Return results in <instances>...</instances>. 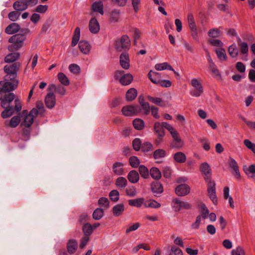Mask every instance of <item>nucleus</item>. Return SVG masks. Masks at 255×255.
<instances>
[{
  "instance_id": "obj_49",
  "label": "nucleus",
  "mask_w": 255,
  "mask_h": 255,
  "mask_svg": "<svg viewBox=\"0 0 255 255\" xmlns=\"http://www.w3.org/2000/svg\"><path fill=\"white\" fill-rule=\"evenodd\" d=\"M209 68L213 77H217L220 76L219 71L217 69L214 63L209 64Z\"/></svg>"
},
{
  "instance_id": "obj_25",
  "label": "nucleus",
  "mask_w": 255,
  "mask_h": 255,
  "mask_svg": "<svg viewBox=\"0 0 255 255\" xmlns=\"http://www.w3.org/2000/svg\"><path fill=\"white\" fill-rule=\"evenodd\" d=\"M237 43L240 49V52L241 54L247 55L249 51L248 45L246 42H242L241 39L237 37Z\"/></svg>"
},
{
  "instance_id": "obj_34",
  "label": "nucleus",
  "mask_w": 255,
  "mask_h": 255,
  "mask_svg": "<svg viewBox=\"0 0 255 255\" xmlns=\"http://www.w3.org/2000/svg\"><path fill=\"white\" fill-rule=\"evenodd\" d=\"M174 159L177 163H183L186 160V156L182 152H177L174 154Z\"/></svg>"
},
{
  "instance_id": "obj_8",
  "label": "nucleus",
  "mask_w": 255,
  "mask_h": 255,
  "mask_svg": "<svg viewBox=\"0 0 255 255\" xmlns=\"http://www.w3.org/2000/svg\"><path fill=\"white\" fill-rule=\"evenodd\" d=\"M140 108L138 105L124 106L122 110L123 114L125 116H132L140 113Z\"/></svg>"
},
{
  "instance_id": "obj_19",
  "label": "nucleus",
  "mask_w": 255,
  "mask_h": 255,
  "mask_svg": "<svg viewBox=\"0 0 255 255\" xmlns=\"http://www.w3.org/2000/svg\"><path fill=\"white\" fill-rule=\"evenodd\" d=\"M89 27L90 31L92 33H97L100 30V25L96 18H92L89 24Z\"/></svg>"
},
{
  "instance_id": "obj_62",
  "label": "nucleus",
  "mask_w": 255,
  "mask_h": 255,
  "mask_svg": "<svg viewBox=\"0 0 255 255\" xmlns=\"http://www.w3.org/2000/svg\"><path fill=\"white\" fill-rule=\"evenodd\" d=\"M20 15V13L16 11H12L9 13L8 17L9 19L12 21H15L18 19Z\"/></svg>"
},
{
  "instance_id": "obj_55",
  "label": "nucleus",
  "mask_w": 255,
  "mask_h": 255,
  "mask_svg": "<svg viewBox=\"0 0 255 255\" xmlns=\"http://www.w3.org/2000/svg\"><path fill=\"white\" fill-rule=\"evenodd\" d=\"M140 113H142L143 115H147L150 113V110L151 107L149 106V104L148 103H146L144 104L141 105L140 106Z\"/></svg>"
},
{
  "instance_id": "obj_5",
  "label": "nucleus",
  "mask_w": 255,
  "mask_h": 255,
  "mask_svg": "<svg viewBox=\"0 0 255 255\" xmlns=\"http://www.w3.org/2000/svg\"><path fill=\"white\" fill-rule=\"evenodd\" d=\"M38 3V0H21L15 1L13 7L17 11L25 10L28 6H33Z\"/></svg>"
},
{
  "instance_id": "obj_45",
  "label": "nucleus",
  "mask_w": 255,
  "mask_h": 255,
  "mask_svg": "<svg viewBox=\"0 0 255 255\" xmlns=\"http://www.w3.org/2000/svg\"><path fill=\"white\" fill-rule=\"evenodd\" d=\"M144 206L146 208H158L161 205L155 200H150L144 202Z\"/></svg>"
},
{
  "instance_id": "obj_52",
  "label": "nucleus",
  "mask_w": 255,
  "mask_h": 255,
  "mask_svg": "<svg viewBox=\"0 0 255 255\" xmlns=\"http://www.w3.org/2000/svg\"><path fill=\"white\" fill-rule=\"evenodd\" d=\"M147 99L152 103L160 106H164V103L162 99L159 98H155L151 96H147Z\"/></svg>"
},
{
  "instance_id": "obj_59",
  "label": "nucleus",
  "mask_w": 255,
  "mask_h": 255,
  "mask_svg": "<svg viewBox=\"0 0 255 255\" xmlns=\"http://www.w3.org/2000/svg\"><path fill=\"white\" fill-rule=\"evenodd\" d=\"M208 34L212 38L218 37L220 35V31L218 28H212L208 31Z\"/></svg>"
},
{
  "instance_id": "obj_33",
  "label": "nucleus",
  "mask_w": 255,
  "mask_h": 255,
  "mask_svg": "<svg viewBox=\"0 0 255 255\" xmlns=\"http://www.w3.org/2000/svg\"><path fill=\"white\" fill-rule=\"evenodd\" d=\"M137 92L135 89L130 88L126 93V100L128 101H132L135 99L137 96Z\"/></svg>"
},
{
  "instance_id": "obj_4",
  "label": "nucleus",
  "mask_w": 255,
  "mask_h": 255,
  "mask_svg": "<svg viewBox=\"0 0 255 255\" xmlns=\"http://www.w3.org/2000/svg\"><path fill=\"white\" fill-rule=\"evenodd\" d=\"M21 64L19 62L12 63L10 64L6 65L4 67V71L6 75L5 77L7 79H17V71H18Z\"/></svg>"
},
{
  "instance_id": "obj_11",
  "label": "nucleus",
  "mask_w": 255,
  "mask_h": 255,
  "mask_svg": "<svg viewBox=\"0 0 255 255\" xmlns=\"http://www.w3.org/2000/svg\"><path fill=\"white\" fill-rule=\"evenodd\" d=\"M208 192L210 198L215 205L217 203V198L216 194L215 183L212 181L208 182Z\"/></svg>"
},
{
  "instance_id": "obj_44",
  "label": "nucleus",
  "mask_w": 255,
  "mask_h": 255,
  "mask_svg": "<svg viewBox=\"0 0 255 255\" xmlns=\"http://www.w3.org/2000/svg\"><path fill=\"white\" fill-rule=\"evenodd\" d=\"M58 79L60 82L64 86H68L70 84V82L65 74L63 73H59L57 75Z\"/></svg>"
},
{
  "instance_id": "obj_9",
  "label": "nucleus",
  "mask_w": 255,
  "mask_h": 255,
  "mask_svg": "<svg viewBox=\"0 0 255 255\" xmlns=\"http://www.w3.org/2000/svg\"><path fill=\"white\" fill-rule=\"evenodd\" d=\"M194 90L190 91V94L194 97H199L203 92V88L201 83L197 79H193L191 81Z\"/></svg>"
},
{
  "instance_id": "obj_60",
  "label": "nucleus",
  "mask_w": 255,
  "mask_h": 255,
  "mask_svg": "<svg viewBox=\"0 0 255 255\" xmlns=\"http://www.w3.org/2000/svg\"><path fill=\"white\" fill-rule=\"evenodd\" d=\"M83 231L85 236H89L93 232V229L89 224H86L83 227Z\"/></svg>"
},
{
  "instance_id": "obj_40",
  "label": "nucleus",
  "mask_w": 255,
  "mask_h": 255,
  "mask_svg": "<svg viewBox=\"0 0 255 255\" xmlns=\"http://www.w3.org/2000/svg\"><path fill=\"white\" fill-rule=\"evenodd\" d=\"M126 194L128 196L134 197L137 195L136 188L133 185L128 186L125 189Z\"/></svg>"
},
{
  "instance_id": "obj_26",
  "label": "nucleus",
  "mask_w": 255,
  "mask_h": 255,
  "mask_svg": "<svg viewBox=\"0 0 255 255\" xmlns=\"http://www.w3.org/2000/svg\"><path fill=\"white\" fill-rule=\"evenodd\" d=\"M20 29V25L16 23H12L8 25L5 29V32L8 34H14Z\"/></svg>"
},
{
  "instance_id": "obj_6",
  "label": "nucleus",
  "mask_w": 255,
  "mask_h": 255,
  "mask_svg": "<svg viewBox=\"0 0 255 255\" xmlns=\"http://www.w3.org/2000/svg\"><path fill=\"white\" fill-rule=\"evenodd\" d=\"M25 113L26 114L21 125L26 128H29L33 123L34 119L38 114V112L37 109L33 108L28 114H27L26 111H23V114H25Z\"/></svg>"
},
{
  "instance_id": "obj_16",
  "label": "nucleus",
  "mask_w": 255,
  "mask_h": 255,
  "mask_svg": "<svg viewBox=\"0 0 255 255\" xmlns=\"http://www.w3.org/2000/svg\"><path fill=\"white\" fill-rule=\"evenodd\" d=\"M120 63L122 67L125 69H128L129 68V58L128 53L123 52L120 57Z\"/></svg>"
},
{
  "instance_id": "obj_48",
  "label": "nucleus",
  "mask_w": 255,
  "mask_h": 255,
  "mask_svg": "<svg viewBox=\"0 0 255 255\" xmlns=\"http://www.w3.org/2000/svg\"><path fill=\"white\" fill-rule=\"evenodd\" d=\"M130 32L132 33L133 37V43L134 45H136L137 40L140 38V32L139 29L135 28H132Z\"/></svg>"
},
{
  "instance_id": "obj_35",
  "label": "nucleus",
  "mask_w": 255,
  "mask_h": 255,
  "mask_svg": "<svg viewBox=\"0 0 255 255\" xmlns=\"http://www.w3.org/2000/svg\"><path fill=\"white\" fill-rule=\"evenodd\" d=\"M132 125L134 128L138 130L143 129L145 126L144 121L139 118L134 119L132 122Z\"/></svg>"
},
{
  "instance_id": "obj_3",
  "label": "nucleus",
  "mask_w": 255,
  "mask_h": 255,
  "mask_svg": "<svg viewBox=\"0 0 255 255\" xmlns=\"http://www.w3.org/2000/svg\"><path fill=\"white\" fill-rule=\"evenodd\" d=\"M163 126H165V128L169 131L173 139V147L176 148L181 147L183 143L177 130L171 125L166 122L163 123Z\"/></svg>"
},
{
  "instance_id": "obj_41",
  "label": "nucleus",
  "mask_w": 255,
  "mask_h": 255,
  "mask_svg": "<svg viewBox=\"0 0 255 255\" xmlns=\"http://www.w3.org/2000/svg\"><path fill=\"white\" fill-rule=\"evenodd\" d=\"M128 181L127 179L123 177H118L115 182L116 185L120 189H123L127 185Z\"/></svg>"
},
{
  "instance_id": "obj_43",
  "label": "nucleus",
  "mask_w": 255,
  "mask_h": 255,
  "mask_svg": "<svg viewBox=\"0 0 255 255\" xmlns=\"http://www.w3.org/2000/svg\"><path fill=\"white\" fill-rule=\"evenodd\" d=\"M150 175L152 178L159 180L161 177L160 170L156 167H152L150 170Z\"/></svg>"
},
{
  "instance_id": "obj_22",
  "label": "nucleus",
  "mask_w": 255,
  "mask_h": 255,
  "mask_svg": "<svg viewBox=\"0 0 255 255\" xmlns=\"http://www.w3.org/2000/svg\"><path fill=\"white\" fill-rule=\"evenodd\" d=\"M78 242L74 239L70 240L67 243V251L70 254H73L78 248Z\"/></svg>"
},
{
  "instance_id": "obj_57",
  "label": "nucleus",
  "mask_w": 255,
  "mask_h": 255,
  "mask_svg": "<svg viewBox=\"0 0 255 255\" xmlns=\"http://www.w3.org/2000/svg\"><path fill=\"white\" fill-rule=\"evenodd\" d=\"M244 145L251 150L255 155V143L251 142L249 139H246L244 140Z\"/></svg>"
},
{
  "instance_id": "obj_50",
  "label": "nucleus",
  "mask_w": 255,
  "mask_h": 255,
  "mask_svg": "<svg viewBox=\"0 0 255 255\" xmlns=\"http://www.w3.org/2000/svg\"><path fill=\"white\" fill-rule=\"evenodd\" d=\"M138 170L141 176L143 178H147L149 177V171L147 167L144 165H140L138 168Z\"/></svg>"
},
{
  "instance_id": "obj_53",
  "label": "nucleus",
  "mask_w": 255,
  "mask_h": 255,
  "mask_svg": "<svg viewBox=\"0 0 255 255\" xmlns=\"http://www.w3.org/2000/svg\"><path fill=\"white\" fill-rule=\"evenodd\" d=\"M165 155V150L162 149H156L153 152V157L155 159L164 157Z\"/></svg>"
},
{
  "instance_id": "obj_24",
  "label": "nucleus",
  "mask_w": 255,
  "mask_h": 255,
  "mask_svg": "<svg viewBox=\"0 0 255 255\" xmlns=\"http://www.w3.org/2000/svg\"><path fill=\"white\" fill-rule=\"evenodd\" d=\"M151 189L154 194H161L163 191L162 184L158 181H154L151 183Z\"/></svg>"
},
{
  "instance_id": "obj_27",
  "label": "nucleus",
  "mask_w": 255,
  "mask_h": 255,
  "mask_svg": "<svg viewBox=\"0 0 255 255\" xmlns=\"http://www.w3.org/2000/svg\"><path fill=\"white\" fill-rule=\"evenodd\" d=\"M20 122V117L18 116L13 117L9 121L5 122V126L7 127L15 128Z\"/></svg>"
},
{
  "instance_id": "obj_10",
  "label": "nucleus",
  "mask_w": 255,
  "mask_h": 255,
  "mask_svg": "<svg viewBox=\"0 0 255 255\" xmlns=\"http://www.w3.org/2000/svg\"><path fill=\"white\" fill-rule=\"evenodd\" d=\"M200 170L202 175H203L204 179L206 182L212 181L211 175L212 171L210 165L207 162H203L201 164L200 166Z\"/></svg>"
},
{
  "instance_id": "obj_38",
  "label": "nucleus",
  "mask_w": 255,
  "mask_h": 255,
  "mask_svg": "<svg viewBox=\"0 0 255 255\" xmlns=\"http://www.w3.org/2000/svg\"><path fill=\"white\" fill-rule=\"evenodd\" d=\"M50 90L52 91H55V92L59 94L60 95L63 96L65 94L66 90L65 88L61 85H59L56 86L54 84H51L50 85Z\"/></svg>"
},
{
  "instance_id": "obj_56",
  "label": "nucleus",
  "mask_w": 255,
  "mask_h": 255,
  "mask_svg": "<svg viewBox=\"0 0 255 255\" xmlns=\"http://www.w3.org/2000/svg\"><path fill=\"white\" fill-rule=\"evenodd\" d=\"M104 211L101 208L96 209L93 214V217L94 219L100 220L103 216Z\"/></svg>"
},
{
  "instance_id": "obj_64",
  "label": "nucleus",
  "mask_w": 255,
  "mask_h": 255,
  "mask_svg": "<svg viewBox=\"0 0 255 255\" xmlns=\"http://www.w3.org/2000/svg\"><path fill=\"white\" fill-rule=\"evenodd\" d=\"M141 150L143 152H148L152 149V144L149 142H144L141 145Z\"/></svg>"
},
{
  "instance_id": "obj_37",
  "label": "nucleus",
  "mask_w": 255,
  "mask_h": 255,
  "mask_svg": "<svg viewBox=\"0 0 255 255\" xmlns=\"http://www.w3.org/2000/svg\"><path fill=\"white\" fill-rule=\"evenodd\" d=\"M155 68L158 71L163 70L165 69H168L169 70L174 71V73L176 74V72L174 70L172 66L169 65L167 63L164 62L160 64H157L155 65Z\"/></svg>"
},
{
  "instance_id": "obj_12",
  "label": "nucleus",
  "mask_w": 255,
  "mask_h": 255,
  "mask_svg": "<svg viewBox=\"0 0 255 255\" xmlns=\"http://www.w3.org/2000/svg\"><path fill=\"white\" fill-rule=\"evenodd\" d=\"M229 167L232 169V174L238 180H240L241 176L239 171L237 162L235 159L230 157L229 162Z\"/></svg>"
},
{
  "instance_id": "obj_32",
  "label": "nucleus",
  "mask_w": 255,
  "mask_h": 255,
  "mask_svg": "<svg viewBox=\"0 0 255 255\" xmlns=\"http://www.w3.org/2000/svg\"><path fill=\"white\" fill-rule=\"evenodd\" d=\"M129 206L140 208L142 204L144 205V199L139 198L134 199H130L128 201Z\"/></svg>"
},
{
  "instance_id": "obj_2",
  "label": "nucleus",
  "mask_w": 255,
  "mask_h": 255,
  "mask_svg": "<svg viewBox=\"0 0 255 255\" xmlns=\"http://www.w3.org/2000/svg\"><path fill=\"white\" fill-rule=\"evenodd\" d=\"M19 81L17 79H8L4 76V80L0 81V96L15 90L18 86Z\"/></svg>"
},
{
  "instance_id": "obj_29",
  "label": "nucleus",
  "mask_w": 255,
  "mask_h": 255,
  "mask_svg": "<svg viewBox=\"0 0 255 255\" xmlns=\"http://www.w3.org/2000/svg\"><path fill=\"white\" fill-rule=\"evenodd\" d=\"M127 178L130 182L136 183L139 181V176L137 171L133 170L128 173Z\"/></svg>"
},
{
  "instance_id": "obj_39",
  "label": "nucleus",
  "mask_w": 255,
  "mask_h": 255,
  "mask_svg": "<svg viewBox=\"0 0 255 255\" xmlns=\"http://www.w3.org/2000/svg\"><path fill=\"white\" fill-rule=\"evenodd\" d=\"M80 36V29L79 27H77L74 31V33L73 36L72 41L71 43L72 46H75L78 43Z\"/></svg>"
},
{
  "instance_id": "obj_13",
  "label": "nucleus",
  "mask_w": 255,
  "mask_h": 255,
  "mask_svg": "<svg viewBox=\"0 0 255 255\" xmlns=\"http://www.w3.org/2000/svg\"><path fill=\"white\" fill-rule=\"evenodd\" d=\"M130 45V41L127 35H123L121 38L120 43L117 45V49L121 51L122 49H128Z\"/></svg>"
},
{
  "instance_id": "obj_15",
  "label": "nucleus",
  "mask_w": 255,
  "mask_h": 255,
  "mask_svg": "<svg viewBox=\"0 0 255 255\" xmlns=\"http://www.w3.org/2000/svg\"><path fill=\"white\" fill-rule=\"evenodd\" d=\"M26 39V36L24 34H16L12 36L8 40L9 43H14L17 44H20L22 47L24 41Z\"/></svg>"
},
{
  "instance_id": "obj_30",
  "label": "nucleus",
  "mask_w": 255,
  "mask_h": 255,
  "mask_svg": "<svg viewBox=\"0 0 255 255\" xmlns=\"http://www.w3.org/2000/svg\"><path fill=\"white\" fill-rule=\"evenodd\" d=\"M124 210L125 206L123 204H117L112 209L113 214L116 217L122 215Z\"/></svg>"
},
{
  "instance_id": "obj_51",
  "label": "nucleus",
  "mask_w": 255,
  "mask_h": 255,
  "mask_svg": "<svg viewBox=\"0 0 255 255\" xmlns=\"http://www.w3.org/2000/svg\"><path fill=\"white\" fill-rule=\"evenodd\" d=\"M199 142L202 144L204 149L209 151L210 149V143L208 139L205 137H202L199 139Z\"/></svg>"
},
{
  "instance_id": "obj_46",
  "label": "nucleus",
  "mask_w": 255,
  "mask_h": 255,
  "mask_svg": "<svg viewBox=\"0 0 255 255\" xmlns=\"http://www.w3.org/2000/svg\"><path fill=\"white\" fill-rule=\"evenodd\" d=\"M120 16V11L118 9L113 10L110 15V19L111 22H116L119 21Z\"/></svg>"
},
{
  "instance_id": "obj_58",
  "label": "nucleus",
  "mask_w": 255,
  "mask_h": 255,
  "mask_svg": "<svg viewBox=\"0 0 255 255\" xmlns=\"http://www.w3.org/2000/svg\"><path fill=\"white\" fill-rule=\"evenodd\" d=\"M129 162L130 165L133 168H136L140 164V161L138 158L135 156H131L129 158Z\"/></svg>"
},
{
  "instance_id": "obj_36",
  "label": "nucleus",
  "mask_w": 255,
  "mask_h": 255,
  "mask_svg": "<svg viewBox=\"0 0 255 255\" xmlns=\"http://www.w3.org/2000/svg\"><path fill=\"white\" fill-rule=\"evenodd\" d=\"M148 78L151 81L156 84H158L160 82V75L158 73L155 72H152L150 71L148 74Z\"/></svg>"
},
{
  "instance_id": "obj_20",
  "label": "nucleus",
  "mask_w": 255,
  "mask_h": 255,
  "mask_svg": "<svg viewBox=\"0 0 255 255\" xmlns=\"http://www.w3.org/2000/svg\"><path fill=\"white\" fill-rule=\"evenodd\" d=\"M163 123L156 122L154 125V130L157 136H164L165 135Z\"/></svg>"
},
{
  "instance_id": "obj_28",
  "label": "nucleus",
  "mask_w": 255,
  "mask_h": 255,
  "mask_svg": "<svg viewBox=\"0 0 255 255\" xmlns=\"http://www.w3.org/2000/svg\"><path fill=\"white\" fill-rule=\"evenodd\" d=\"M79 48L81 52L87 54L90 50L91 46L87 41L81 40L79 43Z\"/></svg>"
},
{
  "instance_id": "obj_31",
  "label": "nucleus",
  "mask_w": 255,
  "mask_h": 255,
  "mask_svg": "<svg viewBox=\"0 0 255 255\" xmlns=\"http://www.w3.org/2000/svg\"><path fill=\"white\" fill-rule=\"evenodd\" d=\"M20 56V54L18 52H13L8 54L4 58V61L6 63H13L17 60Z\"/></svg>"
},
{
  "instance_id": "obj_23",
  "label": "nucleus",
  "mask_w": 255,
  "mask_h": 255,
  "mask_svg": "<svg viewBox=\"0 0 255 255\" xmlns=\"http://www.w3.org/2000/svg\"><path fill=\"white\" fill-rule=\"evenodd\" d=\"M104 5L101 1H96L94 2L92 5L91 9L94 12H99L101 15H103L104 12Z\"/></svg>"
},
{
  "instance_id": "obj_21",
  "label": "nucleus",
  "mask_w": 255,
  "mask_h": 255,
  "mask_svg": "<svg viewBox=\"0 0 255 255\" xmlns=\"http://www.w3.org/2000/svg\"><path fill=\"white\" fill-rule=\"evenodd\" d=\"M124 164L120 162H116L113 165L112 169L113 172L117 175H122L124 174L123 168Z\"/></svg>"
},
{
  "instance_id": "obj_42",
  "label": "nucleus",
  "mask_w": 255,
  "mask_h": 255,
  "mask_svg": "<svg viewBox=\"0 0 255 255\" xmlns=\"http://www.w3.org/2000/svg\"><path fill=\"white\" fill-rule=\"evenodd\" d=\"M228 52L232 58H236L239 54V50L235 44L230 45L228 48Z\"/></svg>"
},
{
  "instance_id": "obj_61",
  "label": "nucleus",
  "mask_w": 255,
  "mask_h": 255,
  "mask_svg": "<svg viewBox=\"0 0 255 255\" xmlns=\"http://www.w3.org/2000/svg\"><path fill=\"white\" fill-rule=\"evenodd\" d=\"M141 141L138 138H135L132 141V146L136 151H138L141 148Z\"/></svg>"
},
{
  "instance_id": "obj_54",
  "label": "nucleus",
  "mask_w": 255,
  "mask_h": 255,
  "mask_svg": "<svg viewBox=\"0 0 255 255\" xmlns=\"http://www.w3.org/2000/svg\"><path fill=\"white\" fill-rule=\"evenodd\" d=\"M110 199L114 202H117L120 198V194L118 190H112L109 194Z\"/></svg>"
},
{
  "instance_id": "obj_47",
  "label": "nucleus",
  "mask_w": 255,
  "mask_h": 255,
  "mask_svg": "<svg viewBox=\"0 0 255 255\" xmlns=\"http://www.w3.org/2000/svg\"><path fill=\"white\" fill-rule=\"evenodd\" d=\"M216 53L218 58L221 60L226 61L227 59V56L225 50L224 48H219L216 50Z\"/></svg>"
},
{
  "instance_id": "obj_7",
  "label": "nucleus",
  "mask_w": 255,
  "mask_h": 255,
  "mask_svg": "<svg viewBox=\"0 0 255 255\" xmlns=\"http://www.w3.org/2000/svg\"><path fill=\"white\" fill-rule=\"evenodd\" d=\"M124 71H117L115 73V77L119 79L121 84L123 85H128L133 80V77L130 74H124Z\"/></svg>"
},
{
  "instance_id": "obj_1",
  "label": "nucleus",
  "mask_w": 255,
  "mask_h": 255,
  "mask_svg": "<svg viewBox=\"0 0 255 255\" xmlns=\"http://www.w3.org/2000/svg\"><path fill=\"white\" fill-rule=\"evenodd\" d=\"M15 95L13 93H6L0 96L1 106L5 109L1 114L2 118L6 119L10 117L13 114L14 111L16 112H19L21 111L22 106L19 100L15 99L14 105L12 104Z\"/></svg>"
},
{
  "instance_id": "obj_18",
  "label": "nucleus",
  "mask_w": 255,
  "mask_h": 255,
  "mask_svg": "<svg viewBox=\"0 0 255 255\" xmlns=\"http://www.w3.org/2000/svg\"><path fill=\"white\" fill-rule=\"evenodd\" d=\"M45 103L46 107L49 109L53 108L56 103L55 96L52 93H48L45 98Z\"/></svg>"
},
{
  "instance_id": "obj_17",
  "label": "nucleus",
  "mask_w": 255,
  "mask_h": 255,
  "mask_svg": "<svg viewBox=\"0 0 255 255\" xmlns=\"http://www.w3.org/2000/svg\"><path fill=\"white\" fill-rule=\"evenodd\" d=\"M174 207L176 211H179L181 209H189L191 208V205L188 202L182 201L178 199L174 200Z\"/></svg>"
},
{
  "instance_id": "obj_14",
  "label": "nucleus",
  "mask_w": 255,
  "mask_h": 255,
  "mask_svg": "<svg viewBox=\"0 0 255 255\" xmlns=\"http://www.w3.org/2000/svg\"><path fill=\"white\" fill-rule=\"evenodd\" d=\"M175 190L178 196H183L189 193L190 188L188 185L183 184L177 186Z\"/></svg>"
},
{
  "instance_id": "obj_63",
  "label": "nucleus",
  "mask_w": 255,
  "mask_h": 255,
  "mask_svg": "<svg viewBox=\"0 0 255 255\" xmlns=\"http://www.w3.org/2000/svg\"><path fill=\"white\" fill-rule=\"evenodd\" d=\"M98 203L102 207L108 208L109 206V201L107 198L101 197L98 200Z\"/></svg>"
}]
</instances>
